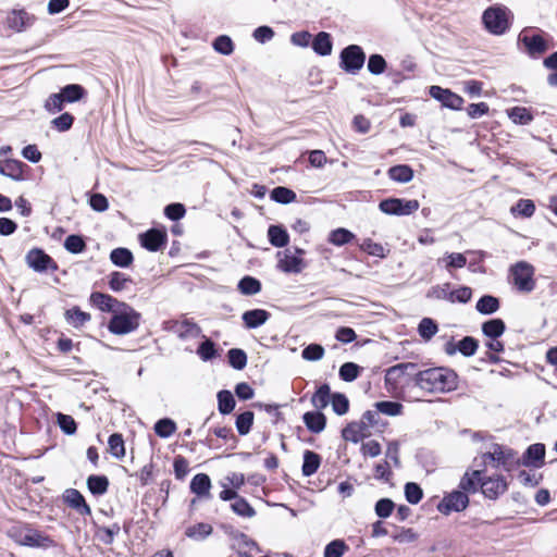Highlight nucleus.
<instances>
[{
  "label": "nucleus",
  "mask_w": 557,
  "mask_h": 557,
  "mask_svg": "<svg viewBox=\"0 0 557 557\" xmlns=\"http://www.w3.org/2000/svg\"><path fill=\"white\" fill-rule=\"evenodd\" d=\"M500 307L499 299L492 295H484L476 301L475 309L479 313L490 315L498 311Z\"/></svg>",
  "instance_id": "31"
},
{
  "label": "nucleus",
  "mask_w": 557,
  "mask_h": 557,
  "mask_svg": "<svg viewBox=\"0 0 557 557\" xmlns=\"http://www.w3.org/2000/svg\"><path fill=\"white\" fill-rule=\"evenodd\" d=\"M413 382L425 393L443 394L457 389L458 375L449 368L435 367L417 371L413 374Z\"/></svg>",
  "instance_id": "1"
},
{
  "label": "nucleus",
  "mask_w": 557,
  "mask_h": 557,
  "mask_svg": "<svg viewBox=\"0 0 557 557\" xmlns=\"http://www.w3.org/2000/svg\"><path fill=\"white\" fill-rule=\"evenodd\" d=\"M36 21V17L29 14L24 9L13 10L8 14V26L15 32H23L30 27Z\"/></svg>",
  "instance_id": "18"
},
{
  "label": "nucleus",
  "mask_w": 557,
  "mask_h": 557,
  "mask_svg": "<svg viewBox=\"0 0 557 557\" xmlns=\"http://www.w3.org/2000/svg\"><path fill=\"white\" fill-rule=\"evenodd\" d=\"M510 281L520 293H531L535 288L534 268L527 261H519L509 269Z\"/></svg>",
  "instance_id": "4"
},
{
  "label": "nucleus",
  "mask_w": 557,
  "mask_h": 557,
  "mask_svg": "<svg viewBox=\"0 0 557 557\" xmlns=\"http://www.w3.org/2000/svg\"><path fill=\"white\" fill-rule=\"evenodd\" d=\"M89 301L92 306L102 312H115L123 306V301L117 300L109 294L94 292L90 294Z\"/></svg>",
  "instance_id": "19"
},
{
  "label": "nucleus",
  "mask_w": 557,
  "mask_h": 557,
  "mask_svg": "<svg viewBox=\"0 0 557 557\" xmlns=\"http://www.w3.org/2000/svg\"><path fill=\"white\" fill-rule=\"evenodd\" d=\"M429 94L432 98L440 101L443 107L451 110H460L465 102L462 97L453 92L450 89L435 85L430 87Z\"/></svg>",
  "instance_id": "13"
},
{
  "label": "nucleus",
  "mask_w": 557,
  "mask_h": 557,
  "mask_svg": "<svg viewBox=\"0 0 557 557\" xmlns=\"http://www.w3.org/2000/svg\"><path fill=\"white\" fill-rule=\"evenodd\" d=\"M505 331L506 325L502 319H492L482 324V333L490 339L500 337Z\"/></svg>",
  "instance_id": "33"
},
{
  "label": "nucleus",
  "mask_w": 557,
  "mask_h": 557,
  "mask_svg": "<svg viewBox=\"0 0 557 557\" xmlns=\"http://www.w3.org/2000/svg\"><path fill=\"white\" fill-rule=\"evenodd\" d=\"M480 490L486 498L495 500L507 492L508 483L500 474L483 475Z\"/></svg>",
  "instance_id": "11"
},
{
  "label": "nucleus",
  "mask_w": 557,
  "mask_h": 557,
  "mask_svg": "<svg viewBox=\"0 0 557 557\" xmlns=\"http://www.w3.org/2000/svg\"><path fill=\"white\" fill-rule=\"evenodd\" d=\"M270 197L275 202L287 205L294 202L297 195L294 190L287 187L278 186L271 190Z\"/></svg>",
  "instance_id": "43"
},
{
  "label": "nucleus",
  "mask_w": 557,
  "mask_h": 557,
  "mask_svg": "<svg viewBox=\"0 0 557 557\" xmlns=\"http://www.w3.org/2000/svg\"><path fill=\"white\" fill-rule=\"evenodd\" d=\"M268 237L271 245L277 248L285 247L289 242L288 233L280 225H271L268 230Z\"/></svg>",
  "instance_id": "35"
},
{
  "label": "nucleus",
  "mask_w": 557,
  "mask_h": 557,
  "mask_svg": "<svg viewBox=\"0 0 557 557\" xmlns=\"http://www.w3.org/2000/svg\"><path fill=\"white\" fill-rule=\"evenodd\" d=\"M26 165L18 160L7 159L0 161V174L3 176L10 177L13 181L20 182L23 181L24 177V168Z\"/></svg>",
  "instance_id": "23"
},
{
  "label": "nucleus",
  "mask_w": 557,
  "mask_h": 557,
  "mask_svg": "<svg viewBox=\"0 0 557 557\" xmlns=\"http://www.w3.org/2000/svg\"><path fill=\"white\" fill-rule=\"evenodd\" d=\"M169 330L181 339L196 338L201 335V327L189 319L172 321Z\"/></svg>",
  "instance_id": "16"
},
{
  "label": "nucleus",
  "mask_w": 557,
  "mask_h": 557,
  "mask_svg": "<svg viewBox=\"0 0 557 557\" xmlns=\"http://www.w3.org/2000/svg\"><path fill=\"white\" fill-rule=\"evenodd\" d=\"M64 503L82 516H90L91 509L82 493L75 488H67L63 494Z\"/></svg>",
  "instance_id": "21"
},
{
  "label": "nucleus",
  "mask_w": 557,
  "mask_h": 557,
  "mask_svg": "<svg viewBox=\"0 0 557 557\" xmlns=\"http://www.w3.org/2000/svg\"><path fill=\"white\" fill-rule=\"evenodd\" d=\"M313 51L322 57L330 55L333 49L331 35L325 32H320L311 42Z\"/></svg>",
  "instance_id": "29"
},
{
  "label": "nucleus",
  "mask_w": 557,
  "mask_h": 557,
  "mask_svg": "<svg viewBox=\"0 0 557 557\" xmlns=\"http://www.w3.org/2000/svg\"><path fill=\"white\" fill-rule=\"evenodd\" d=\"M375 408L383 414L396 417L403 413L404 406L398 401L382 400L375 403Z\"/></svg>",
  "instance_id": "49"
},
{
  "label": "nucleus",
  "mask_w": 557,
  "mask_h": 557,
  "mask_svg": "<svg viewBox=\"0 0 557 557\" xmlns=\"http://www.w3.org/2000/svg\"><path fill=\"white\" fill-rule=\"evenodd\" d=\"M213 531L211 524L206 522H199L188 527L185 530V535L194 541H202L207 539Z\"/></svg>",
  "instance_id": "37"
},
{
  "label": "nucleus",
  "mask_w": 557,
  "mask_h": 557,
  "mask_svg": "<svg viewBox=\"0 0 557 557\" xmlns=\"http://www.w3.org/2000/svg\"><path fill=\"white\" fill-rule=\"evenodd\" d=\"M515 455L516 454L511 448H507L499 444H493L492 450L482 454L481 459L484 465L487 462H495V468L503 467L506 470H509L508 466L512 462Z\"/></svg>",
  "instance_id": "10"
},
{
  "label": "nucleus",
  "mask_w": 557,
  "mask_h": 557,
  "mask_svg": "<svg viewBox=\"0 0 557 557\" xmlns=\"http://www.w3.org/2000/svg\"><path fill=\"white\" fill-rule=\"evenodd\" d=\"M237 288L243 295L251 296L261 290V283L259 280L247 275L238 282Z\"/></svg>",
  "instance_id": "44"
},
{
  "label": "nucleus",
  "mask_w": 557,
  "mask_h": 557,
  "mask_svg": "<svg viewBox=\"0 0 557 557\" xmlns=\"http://www.w3.org/2000/svg\"><path fill=\"white\" fill-rule=\"evenodd\" d=\"M21 544L30 547L50 548L55 546V542L49 535L40 531L28 529L22 536Z\"/></svg>",
  "instance_id": "20"
},
{
  "label": "nucleus",
  "mask_w": 557,
  "mask_h": 557,
  "mask_svg": "<svg viewBox=\"0 0 557 557\" xmlns=\"http://www.w3.org/2000/svg\"><path fill=\"white\" fill-rule=\"evenodd\" d=\"M467 264V258L460 252H447L437 259V265L444 268L449 273L455 269H461Z\"/></svg>",
  "instance_id": "28"
},
{
  "label": "nucleus",
  "mask_w": 557,
  "mask_h": 557,
  "mask_svg": "<svg viewBox=\"0 0 557 557\" xmlns=\"http://www.w3.org/2000/svg\"><path fill=\"white\" fill-rule=\"evenodd\" d=\"M321 465V457L311 450H305L304 453V463H302V474L305 476H311L314 474Z\"/></svg>",
  "instance_id": "36"
},
{
  "label": "nucleus",
  "mask_w": 557,
  "mask_h": 557,
  "mask_svg": "<svg viewBox=\"0 0 557 557\" xmlns=\"http://www.w3.org/2000/svg\"><path fill=\"white\" fill-rule=\"evenodd\" d=\"M87 486L92 495L100 496L107 493L109 480L106 475L92 474L87 479Z\"/></svg>",
  "instance_id": "40"
},
{
  "label": "nucleus",
  "mask_w": 557,
  "mask_h": 557,
  "mask_svg": "<svg viewBox=\"0 0 557 557\" xmlns=\"http://www.w3.org/2000/svg\"><path fill=\"white\" fill-rule=\"evenodd\" d=\"M360 249L370 256L385 258L387 256L386 249L379 243L373 242L370 238L363 239L360 244Z\"/></svg>",
  "instance_id": "53"
},
{
  "label": "nucleus",
  "mask_w": 557,
  "mask_h": 557,
  "mask_svg": "<svg viewBox=\"0 0 557 557\" xmlns=\"http://www.w3.org/2000/svg\"><path fill=\"white\" fill-rule=\"evenodd\" d=\"M26 262L36 272H44L48 269L55 270L57 263L41 249H32L26 255Z\"/></svg>",
  "instance_id": "15"
},
{
  "label": "nucleus",
  "mask_w": 557,
  "mask_h": 557,
  "mask_svg": "<svg viewBox=\"0 0 557 557\" xmlns=\"http://www.w3.org/2000/svg\"><path fill=\"white\" fill-rule=\"evenodd\" d=\"M197 355L202 361H210L216 356L215 345L211 339H206L197 348Z\"/></svg>",
  "instance_id": "61"
},
{
  "label": "nucleus",
  "mask_w": 557,
  "mask_h": 557,
  "mask_svg": "<svg viewBox=\"0 0 557 557\" xmlns=\"http://www.w3.org/2000/svg\"><path fill=\"white\" fill-rule=\"evenodd\" d=\"M233 511L244 518H251L256 515V510L244 498L238 496L231 505Z\"/></svg>",
  "instance_id": "52"
},
{
  "label": "nucleus",
  "mask_w": 557,
  "mask_h": 557,
  "mask_svg": "<svg viewBox=\"0 0 557 557\" xmlns=\"http://www.w3.org/2000/svg\"><path fill=\"white\" fill-rule=\"evenodd\" d=\"M361 368L354 362H345L341 366L338 375L345 382L355 381L360 374Z\"/></svg>",
  "instance_id": "55"
},
{
  "label": "nucleus",
  "mask_w": 557,
  "mask_h": 557,
  "mask_svg": "<svg viewBox=\"0 0 557 557\" xmlns=\"http://www.w3.org/2000/svg\"><path fill=\"white\" fill-rule=\"evenodd\" d=\"M368 435H370V431H367L360 421L348 423L342 431L343 438L352 443H358Z\"/></svg>",
  "instance_id": "27"
},
{
  "label": "nucleus",
  "mask_w": 557,
  "mask_h": 557,
  "mask_svg": "<svg viewBox=\"0 0 557 557\" xmlns=\"http://www.w3.org/2000/svg\"><path fill=\"white\" fill-rule=\"evenodd\" d=\"M509 119L519 125H528L533 120L532 113L523 107H513L507 110Z\"/></svg>",
  "instance_id": "42"
},
{
  "label": "nucleus",
  "mask_w": 557,
  "mask_h": 557,
  "mask_svg": "<svg viewBox=\"0 0 557 557\" xmlns=\"http://www.w3.org/2000/svg\"><path fill=\"white\" fill-rule=\"evenodd\" d=\"M64 317L67 323L75 329L83 326L91 319L90 313L81 310L79 307L67 309L64 313Z\"/></svg>",
  "instance_id": "34"
},
{
  "label": "nucleus",
  "mask_w": 557,
  "mask_h": 557,
  "mask_svg": "<svg viewBox=\"0 0 557 557\" xmlns=\"http://www.w3.org/2000/svg\"><path fill=\"white\" fill-rule=\"evenodd\" d=\"M60 92L65 102L78 101L86 94L85 89L81 85H77V84L66 85L65 87H63L61 89Z\"/></svg>",
  "instance_id": "48"
},
{
  "label": "nucleus",
  "mask_w": 557,
  "mask_h": 557,
  "mask_svg": "<svg viewBox=\"0 0 557 557\" xmlns=\"http://www.w3.org/2000/svg\"><path fill=\"white\" fill-rule=\"evenodd\" d=\"M510 212L515 216L531 218L535 212V205L530 199H520L511 207Z\"/></svg>",
  "instance_id": "45"
},
{
  "label": "nucleus",
  "mask_w": 557,
  "mask_h": 557,
  "mask_svg": "<svg viewBox=\"0 0 557 557\" xmlns=\"http://www.w3.org/2000/svg\"><path fill=\"white\" fill-rule=\"evenodd\" d=\"M483 472V470L467 471L460 479L459 490L467 495L476 493L481 488Z\"/></svg>",
  "instance_id": "22"
},
{
  "label": "nucleus",
  "mask_w": 557,
  "mask_h": 557,
  "mask_svg": "<svg viewBox=\"0 0 557 557\" xmlns=\"http://www.w3.org/2000/svg\"><path fill=\"white\" fill-rule=\"evenodd\" d=\"M253 412L245 411L237 416L236 418V429L240 435H246L250 432L252 423H253Z\"/></svg>",
  "instance_id": "56"
},
{
  "label": "nucleus",
  "mask_w": 557,
  "mask_h": 557,
  "mask_svg": "<svg viewBox=\"0 0 557 557\" xmlns=\"http://www.w3.org/2000/svg\"><path fill=\"white\" fill-rule=\"evenodd\" d=\"M305 253L302 249L296 248L293 252L290 249H286L284 252H278L281 257L277 263V268L285 273H300L306 267L301 256Z\"/></svg>",
  "instance_id": "12"
},
{
  "label": "nucleus",
  "mask_w": 557,
  "mask_h": 557,
  "mask_svg": "<svg viewBox=\"0 0 557 557\" xmlns=\"http://www.w3.org/2000/svg\"><path fill=\"white\" fill-rule=\"evenodd\" d=\"M331 405L333 411L338 416H344L349 410V400L346 395L342 393H335L332 395Z\"/></svg>",
  "instance_id": "57"
},
{
  "label": "nucleus",
  "mask_w": 557,
  "mask_h": 557,
  "mask_svg": "<svg viewBox=\"0 0 557 557\" xmlns=\"http://www.w3.org/2000/svg\"><path fill=\"white\" fill-rule=\"evenodd\" d=\"M228 363L236 370H243L247 364V355L243 349L232 348L227 351Z\"/></svg>",
  "instance_id": "54"
},
{
  "label": "nucleus",
  "mask_w": 557,
  "mask_h": 557,
  "mask_svg": "<svg viewBox=\"0 0 557 557\" xmlns=\"http://www.w3.org/2000/svg\"><path fill=\"white\" fill-rule=\"evenodd\" d=\"M347 549L344 541L334 540L325 546L324 557H342Z\"/></svg>",
  "instance_id": "63"
},
{
  "label": "nucleus",
  "mask_w": 557,
  "mask_h": 557,
  "mask_svg": "<svg viewBox=\"0 0 557 557\" xmlns=\"http://www.w3.org/2000/svg\"><path fill=\"white\" fill-rule=\"evenodd\" d=\"M366 54L358 45H349L339 54V66L346 73L357 74L364 64Z\"/></svg>",
  "instance_id": "6"
},
{
  "label": "nucleus",
  "mask_w": 557,
  "mask_h": 557,
  "mask_svg": "<svg viewBox=\"0 0 557 557\" xmlns=\"http://www.w3.org/2000/svg\"><path fill=\"white\" fill-rule=\"evenodd\" d=\"M332 395H331V388L329 384H322L318 387L315 393L311 397V404L312 406L318 409L322 410L324 409L329 403L331 401Z\"/></svg>",
  "instance_id": "38"
},
{
  "label": "nucleus",
  "mask_w": 557,
  "mask_h": 557,
  "mask_svg": "<svg viewBox=\"0 0 557 557\" xmlns=\"http://www.w3.org/2000/svg\"><path fill=\"white\" fill-rule=\"evenodd\" d=\"M110 260L116 267L127 268L133 263L134 257L127 248H115L110 253Z\"/></svg>",
  "instance_id": "41"
},
{
  "label": "nucleus",
  "mask_w": 557,
  "mask_h": 557,
  "mask_svg": "<svg viewBox=\"0 0 557 557\" xmlns=\"http://www.w3.org/2000/svg\"><path fill=\"white\" fill-rule=\"evenodd\" d=\"M419 201L416 199L387 198L379 203L380 210L388 215H409L419 209Z\"/></svg>",
  "instance_id": "7"
},
{
  "label": "nucleus",
  "mask_w": 557,
  "mask_h": 557,
  "mask_svg": "<svg viewBox=\"0 0 557 557\" xmlns=\"http://www.w3.org/2000/svg\"><path fill=\"white\" fill-rule=\"evenodd\" d=\"M518 40L524 46L528 54L533 58L540 57L548 48L543 32L534 27L523 28L518 36Z\"/></svg>",
  "instance_id": "5"
},
{
  "label": "nucleus",
  "mask_w": 557,
  "mask_h": 557,
  "mask_svg": "<svg viewBox=\"0 0 557 557\" xmlns=\"http://www.w3.org/2000/svg\"><path fill=\"white\" fill-rule=\"evenodd\" d=\"M545 457V445L541 443L532 444L523 454V465L527 467L540 468L543 466Z\"/></svg>",
  "instance_id": "24"
},
{
  "label": "nucleus",
  "mask_w": 557,
  "mask_h": 557,
  "mask_svg": "<svg viewBox=\"0 0 557 557\" xmlns=\"http://www.w3.org/2000/svg\"><path fill=\"white\" fill-rule=\"evenodd\" d=\"M218 408L222 414H228L234 410L235 399L230 391L223 389L218 393Z\"/></svg>",
  "instance_id": "46"
},
{
  "label": "nucleus",
  "mask_w": 557,
  "mask_h": 557,
  "mask_svg": "<svg viewBox=\"0 0 557 557\" xmlns=\"http://www.w3.org/2000/svg\"><path fill=\"white\" fill-rule=\"evenodd\" d=\"M417 366L411 362L398 363L387 369L385 385L388 389H396L406 383V376H413Z\"/></svg>",
  "instance_id": "8"
},
{
  "label": "nucleus",
  "mask_w": 557,
  "mask_h": 557,
  "mask_svg": "<svg viewBox=\"0 0 557 557\" xmlns=\"http://www.w3.org/2000/svg\"><path fill=\"white\" fill-rule=\"evenodd\" d=\"M405 497L409 504L416 505L422 499L423 491L417 483L408 482L405 485Z\"/></svg>",
  "instance_id": "60"
},
{
  "label": "nucleus",
  "mask_w": 557,
  "mask_h": 557,
  "mask_svg": "<svg viewBox=\"0 0 557 557\" xmlns=\"http://www.w3.org/2000/svg\"><path fill=\"white\" fill-rule=\"evenodd\" d=\"M140 319V313L125 302L112 313L108 330L115 335L129 334L138 329Z\"/></svg>",
  "instance_id": "2"
},
{
  "label": "nucleus",
  "mask_w": 557,
  "mask_h": 557,
  "mask_svg": "<svg viewBox=\"0 0 557 557\" xmlns=\"http://www.w3.org/2000/svg\"><path fill=\"white\" fill-rule=\"evenodd\" d=\"M437 331V324L431 318H423L418 325V333L424 341H430Z\"/></svg>",
  "instance_id": "51"
},
{
  "label": "nucleus",
  "mask_w": 557,
  "mask_h": 557,
  "mask_svg": "<svg viewBox=\"0 0 557 557\" xmlns=\"http://www.w3.org/2000/svg\"><path fill=\"white\" fill-rule=\"evenodd\" d=\"M306 428L314 434L321 433L326 426V417L320 410L308 411L302 416Z\"/></svg>",
  "instance_id": "26"
},
{
  "label": "nucleus",
  "mask_w": 557,
  "mask_h": 557,
  "mask_svg": "<svg viewBox=\"0 0 557 557\" xmlns=\"http://www.w3.org/2000/svg\"><path fill=\"white\" fill-rule=\"evenodd\" d=\"M388 177L397 183H408L413 178V170L407 164H398L388 169Z\"/></svg>",
  "instance_id": "32"
},
{
  "label": "nucleus",
  "mask_w": 557,
  "mask_h": 557,
  "mask_svg": "<svg viewBox=\"0 0 557 557\" xmlns=\"http://www.w3.org/2000/svg\"><path fill=\"white\" fill-rule=\"evenodd\" d=\"M511 11L504 5L487 8L482 15L486 30L493 35H503L510 28Z\"/></svg>",
  "instance_id": "3"
},
{
  "label": "nucleus",
  "mask_w": 557,
  "mask_h": 557,
  "mask_svg": "<svg viewBox=\"0 0 557 557\" xmlns=\"http://www.w3.org/2000/svg\"><path fill=\"white\" fill-rule=\"evenodd\" d=\"M479 347V342L472 336H465L458 343H455L454 339H449L444 345V351L448 356L455 355L459 351L465 357L473 356Z\"/></svg>",
  "instance_id": "14"
},
{
  "label": "nucleus",
  "mask_w": 557,
  "mask_h": 557,
  "mask_svg": "<svg viewBox=\"0 0 557 557\" xmlns=\"http://www.w3.org/2000/svg\"><path fill=\"white\" fill-rule=\"evenodd\" d=\"M355 235L347 228L339 227L330 233L329 242L335 246H344L350 243Z\"/></svg>",
  "instance_id": "50"
},
{
  "label": "nucleus",
  "mask_w": 557,
  "mask_h": 557,
  "mask_svg": "<svg viewBox=\"0 0 557 557\" xmlns=\"http://www.w3.org/2000/svg\"><path fill=\"white\" fill-rule=\"evenodd\" d=\"M108 445L112 456L121 458L125 455L124 441L121 434H111L108 441Z\"/></svg>",
  "instance_id": "58"
},
{
  "label": "nucleus",
  "mask_w": 557,
  "mask_h": 557,
  "mask_svg": "<svg viewBox=\"0 0 557 557\" xmlns=\"http://www.w3.org/2000/svg\"><path fill=\"white\" fill-rule=\"evenodd\" d=\"M270 312L264 309H252L245 311L242 315L246 329H257L263 325L270 318Z\"/></svg>",
  "instance_id": "25"
},
{
  "label": "nucleus",
  "mask_w": 557,
  "mask_h": 557,
  "mask_svg": "<svg viewBox=\"0 0 557 557\" xmlns=\"http://www.w3.org/2000/svg\"><path fill=\"white\" fill-rule=\"evenodd\" d=\"M153 430L162 438H168L176 431V423L169 418L160 419L156 422Z\"/></svg>",
  "instance_id": "47"
},
{
  "label": "nucleus",
  "mask_w": 557,
  "mask_h": 557,
  "mask_svg": "<svg viewBox=\"0 0 557 557\" xmlns=\"http://www.w3.org/2000/svg\"><path fill=\"white\" fill-rule=\"evenodd\" d=\"M140 244L149 251H159L168 240L164 230L151 228L139 236Z\"/></svg>",
  "instance_id": "17"
},
{
  "label": "nucleus",
  "mask_w": 557,
  "mask_h": 557,
  "mask_svg": "<svg viewBox=\"0 0 557 557\" xmlns=\"http://www.w3.org/2000/svg\"><path fill=\"white\" fill-rule=\"evenodd\" d=\"M213 48L221 54L230 55L234 51V44L228 36L220 35L214 39Z\"/></svg>",
  "instance_id": "59"
},
{
  "label": "nucleus",
  "mask_w": 557,
  "mask_h": 557,
  "mask_svg": "<svg viewBox=\"0 0 557 557\" xmlns=\"http://www.w3.org/2000/svg\"><path fill=\"white\" fill-rule=\"evenodd\" d=\"M108 284L111 290L119 293L127 289L133 284V280L122 272L114 271L109 275Z\"/></svg>",
  "instance_id": "39"
},
{
  "label": "nucleus",
  "mask_w": 557,
  "mask_h": 557,
  "mask_svg": "<svg viewBox=\"0 0 557 557\" xmlns=\"http://www.w3.org/2000/svg\"><path fill=\"white\" fill-rule=\"evenodd\" d=\"M386 70V61L381 54H371L368 60V71L373 75H380Z\"/></svg>",
  "instance_id": "64"
},
{
  "label": "nucleus",
  "mask_w": 557,
  "mask_h": 557,
  "mask_svg": "<svg viewBox=\"0 0 557 557\" xmlns=\"http://www.w3.org/2000/svg\"><path fill=\"white\" fill-rule=\"evenodd\" d=\"M324 356V348L320 344H310L301 351V357L308 361L321 360Z\"/></svg>",
  "instance_id": "62"
},
{
  "label": "nucleus",
  "mask_w": 557,
  "mask_h": 557,
  "mask_svg": "<svg viewBox=\"0 0 557 557\" xmlns=\"http://www.w3.org/2000/svg\"><path fill=\"white\" fill-rule=\"evenodd\" d=\"M469 505V497L460 490L446 494L437 505V510L443 515H449L453 511L465 510Z\"/></svg>",
  "instance_id": "9"
},
{
  "label": "nucleus",
  "mask_w": 557,
  "mask_h": 557,
  "mask_svg": "<svg viewBox=\"0 0 557 557\" xmlns=\"http://www.w3.org/2000/svg\"><path fill=\"white\" fill-rule=\"evenodd\" d=\"M211 480L206 473L196 474L190 481V491L198 497L210 495Z\"/></svg>",
  "instance_id": "30"
}]
</instances>
